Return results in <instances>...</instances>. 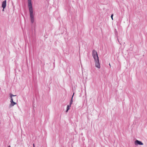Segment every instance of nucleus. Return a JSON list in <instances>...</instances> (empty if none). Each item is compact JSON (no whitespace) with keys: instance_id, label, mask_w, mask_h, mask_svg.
I'll return each instance as SVG.
<instances>
[{"instance_id":"nucleus-14","label":"nucleus","mask_w":147,"mask_h":147,"mask_svg":"<svg viewBox=\"0 0 147 147\" xmlns=\"http://www.w3.org/2000/svg\"><path fill=\"white\" fill-rule=\"evenodd\" d=\"M8 147H10V146H8Z\"/></svg>"},{"instance_id":"nucleus-10","label":"nucleus","mask_w":147,"mask_h":147,"mask_svg":"<svg viewBox=\"0 0 147 147\" xmlns=\"http://www.w3.org/2000/svg\"><path fill=\"white\" fill-rule=\"evenodd\" d=\"M113 14H112L111 16V18L112 19V20H113Z\"/></svg>"},{"instance_id":"nucleus-4","label":"nucleus","mask_w":147,"mask_h":147,"mask_svg":"<svg viewBox=\"0 0 147 147\" xmlns=\"http://www.w3.org/2000/svg\"><path fill=\"white\" fill-rule=\"evenodd\" d=\"M135 144L136 146L138 145H143V143L141 141L136 140L135 142Z\"/></svg>"},{"instance_id":"nucleus-13","label":"nucleus","mask_w":147,"mask_h":147,"mask_svg":"<svg viewBox=\"0 0 147 147\" xmlns=\"http://www.w3.org/2000/svg\"><path fill=\"white\" fill-rule=\"evenodd\" d=\"M4 9H3V10H2V11H4Z\"/></svg>"},{"instance_id":"nucleus-8","label":"nucleus","mask_w":147,"mask_h":147,"mask_svg":"<svg viewBox=\"0 0 147 147\" xmlns=\"http://www.w3.org/2000/svg\"><path fill=\"white\" fill-rule=\"evenodd\" d=\"M74 93L73 94V95L72 96V97L71 98V100L70 101V102L72 103V102H73V96H74Z\"/></svg>"},{"instance_id":"nucleus-3","label":"nucleus","mask_w":147,"mask_h":147,"mask_svg":"<svg viewBox=\"0 0 147 147\" xmlns=\"http://www.w3.org/2000/svg\"><path fill=\"white\" fill-rule=\"evenodd\" d=\"M94 60L95 61V66L98 68H100V66L99 59Z\"/></svg>"},{"instance_id":"nucleus-15","label":"nucleus","mask_w":147,"mask_h":147,"mask_svg":"<svg viewBox=\"0 0 147 147\" xmlns=\"http://www.w3.org/2000/svg\"><path fill=\"white\" fill-rule=\"evenodd\" d=\"M109 65L110 66V64H109Z\"/></svg>"},{"instance_id":"nucleus-1","label":"nucleus","mask_w":147,"mask_h":147,"mask_svg":"<svg viewBox=\"0 0 147 147\" xmlns=\"http://www.w3.org/2000/svg\"><path fill=\"white\" fill-rule=\"evenodd\" d=\"M28 7L29 8L30 20L31 23H33L34 22V16L33 14V10L32 6L31 0H28Z\"/></svg>"},{"instance_id":"nucleus-11","label":"nucleus","mask_w":147,"mask_h":147,"mask_svg":"<svg viewBox=\"0 0 147 147\" xmlns=\"http://www.w3.org/2000/svg\"><path fill=\"white\" fill-rule=\"evenodd\" d=\"M72 104V102H69V105L71 106V105Z\"/></svg>"},{"instance_id":"nucleus-12","label":"nucleus","mask_w":147,"mask_h":147,"mask_svg":"<svg viewBox=\"0 0 147 147\" xmlns=\"http://www.w3.org/2000/svg\"><path fill=\"white\" fill-rule=\"evenodd\" d=\"M33 147H35V146H34V144H33Z\"/></svg>"},{"instance_id":"nucleus-5","label":"nucleus","mask_w":147,"mask_h":147,"mask_svg":"<svg viewBox=\"0 0 147 147\" xmlns=\"http://www.w3.org/2000/svg\"><path fill=\"white\" fill-rule=\"evenodd\" d=\"M11 104H10L9 106L10 107L13 106L14 105L17 104L16 102H13V98H11L10 100Z\"/></svg>"},{"instance_id":"nucleus-6","label":"nucleus","mask_w":147,"mask_h":147,"mask_svg":"<svg viewBox=\"0 0 147 147\" xmlns=\"http://www.w3.org/2000/svg\"><path fill=\"white\" fill-rule=\"evenodd\" d=\"M6 6V1H3L2 4V7L3 9H5Z\"/></svg>"},{"instance_id":"nucleus-9","label":"nucleus","mask_w":147,"mask_h":147,"mask_svg":"<svg viewBox=\"0 0 147 147\" xmlns=\"http://www.w3.org/2000/svg\"><path fill=\"white\" fill-rule=\"evenodd\" d=\"M10 97H11V98H12V96H16V95H13V94H11V93H10Z\"/></svg>"},{"instance_id":"nucleus-7","label":"nucleus","mask_w":147,"mask_h":147,"mask_svg":"<svg viewBox=\"0 0 147 147\" xmlns=\"http://www.w3.org/2000/svg\"><path fill=\"white\" fill-rule=\"evenodd\" d=\"M71 107V106L68 105L67 106V109L66 110V112H68V111L69 109H70V107Z\"/></svg>"},{"instance_id":"nucleus-2","label":"nucleus","mask_w":147,"mask_h":147,"mask_svg":"<svg viewBox=\"0 0 147 147\" xmlns=\"http://www.w3.org/2000/svg\"><path fill=\"white\" fill-rule=\"evenodd\" d=\"M92 55L94 60L99 59L97 52L94 50H93L92 51Z\"/></svg>"}]
</instances>
